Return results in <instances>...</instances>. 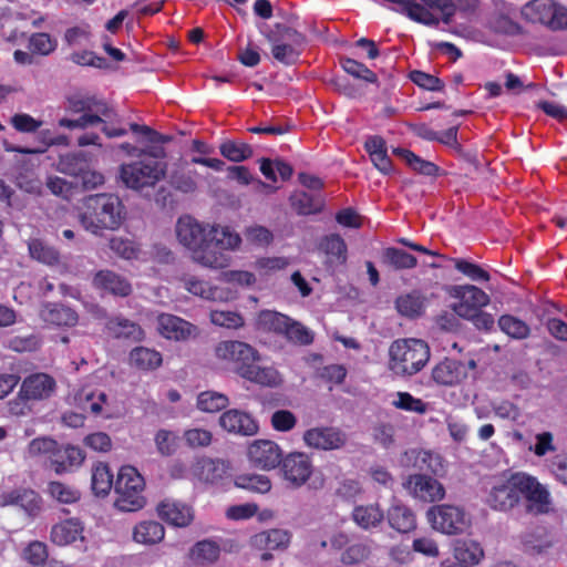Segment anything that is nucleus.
I'll use <instances>...</instances> for the list:
<instances>
[{"instance_id":"de8ad7c7","label":"nucleus","mask_w":567,"mask_h":567,"mask_svg":"<svg viewBox=\"0 0 567 567\" xmlns=\"http://www.w3.org/2000/svg\"><path fill=\"white\" fill-rule=\"evenodd\" d=\"M220 554V546L215 540L205 539L198 542L190 550V556L198 564H212Z\"/></svg>"},{"instance_id":"0e129e2a","label":"nucleus","mask_w":567,"mask_h":567,"mask_svg":"<svg viewBox=\"0 0 567 567\" xmlns=\"http://www.w3.org/2000/svg\"><path fill=\"white\" fill-rule=\"evenodd\" d=\"M56 40L43 32L32 34L29 40L30 50L41 55H49L56 49Z\"/></svg>"},{"instance_id":"c85d7f7f","label":"nucleus","mask_w":567,"mask_h":567,"mask_svg":"<svg viewBox=\"0 0 567 567\" xmlns=\"http://www.w3.org/2000/svg\"><path fill=\"white\" fill-rule=\"evenodd\" d=\"M225 474V464L210 458H199L192 466L193 477L204 483H217Z\"/></svg>"},{"instance_id":"e2e57ef3","label":"nucleus","mask_w":567,"mask_h":567,"mask_svg":"<svg viewBox=\"0 0 567 567\" xmlns=\"http://www.w3.org/2000/svg\"><path fill=\"white\" fill-rule=\"evenodd\" d=\"M371 555V548L363 543H357L346 548L340 560L344 565H355L365 561Z\"/></svg>"},{"instance_id":"4468645a","label":"nucleus","mask_w":567,"mask_h":567,"mask_svg":"<svg viewBox=\"0 0 567 567\" xmlns=\"http://www.w3.org/2000/svg\"><path fill=\"white\" fill-rule=\"evenodd\" d=\"M271 54L275 60L285 64H295L301 54L303 37L293 29L286 28L279 38H269Z\"/></svg>"},{"instance_id":"0eeeda50","label":"nucleus","mask_w":567,"mask_h":567,"mask_svg":"<svg viewBox=\"0 0 567 567\" xmlns=\"http://www.w3.org/2000/svg\"><path fill=\"white\" fill-rule=\"evenodd\" d=\"M449 296L454 300L451 305L455 315L470 319L477 311L489 303L488 295L473 285H455L447 290Z\"/></svg>"},{"instance_id":"37998d69","label":"nucleus","mask_w":567,"mask_h":567,"mask_svg":"<svg viewBox=\"0 0 567 567\" xmlns=\"http://www.w3.org/2000/svg\"><path fill=\"white\" fill-rule=\"evenodd\" d=\"M113 486V474L105 463H97L92 468V489L97 496H105Z\"/></svg>"},{"instance_id":"6ab92c4d","label":"nucleus","mask_w":567,"mask_h":567,"mask_svg":"<svg viewBox=\"0 0 567 567\" xmlns=\"http://www.w3.org/2000/svg\"><path fill=\"white\" fill-rule=\"evenodd\" d=\"M0 505L18 506L28 515L35 516L41 509V497L32 489L19 488L3 493Z\"/></svg>"},{"instance_id":"cd10ccee","label":"nucleus","mask_w":567,"mask_h":567,"mask_svg":"<svg viewBox=\"0 0 567 567\" xmlns=\"http://www.w3.org/2000/svg\"><path fill=\"white\" fill-rule=\"evenodd\" d=\"M290 539L289 532L275 528L256 534L251 538V544L260 550H278L287 548Z\"/></svg>"},{"instance_id":"7c9ffc66","label":"nucleus","mask_w":567,"mask_h":567,"mask_svg":"<svg viewBox=\"0 0 567 567\" xmlns=\"http://www.w3.org/2000/svg\"><path fill=\"white\" fill-rule=\"evenodd\" d=\"M105 328L107 332L117 339H128L132 341H142L145 338L144 330L135 322L123 318L115 317L110 319Z\"/></svg>"},{"instance_id":"4d7b16f0","label":"nucleus","mask_w":567,"mask_h":567,"mask_svg":"<svg viewBox=\"0 0 567 567\" xmlns=\"http://www.w3.org/2000/svg\"><path fill=\"white\" fill-rule=\"evenodd\" d=\"M209 320L214 326L226 329H239L245 324L243 316L233 310H213Z\"/></svg>"},{"instance_id":"dca6fc26","label":"nucleus","mask_w":567,"mask_h":567,"mask_svg":"<svg viewBox=\"0 0 567 567\" xmlns=\"http://www.w3.org/2000/svg\"><path fill=\"white\" fill-rule=\"evenodd\" d=\"M305 444L313 450L332 451L343 447L348 441L344 432L336 427L318 426L303 433Z\"/></svg>"},{"instance_id":"e433bc0d","label":"nucleus","mask_w":567,"mask_h":567,"mask_svg":"<svg viewBox=\"0 0 567 567\" xmlns=\"http://www.w3.org/2000/svg\"><path fill=\"white\" fill-rule=\"evenodd\" d=\"M388 520L392 528L400 533H409L416 527L414 513L401 503H393L388 511Z\"/></svg>"},{"instance_id":"9b49d317","label":"nucleus","mask_w":567,"mask_h":567,"mask_svg":"<svg viewBox=\"0 0 567 567\" xmlns=\"http://www.w3.org/2000/svg\"><path fill=\"white\" fill-rule=\"evenodd\" d=\"M408 494L422 503H436L445 497L444 485L427 474H412L403 483Z\"/></svg>"},{"instance_id":"412c9836","label":"nucleus","mask_w":567,"mask_h":567,"mask_svg":"<svg viewBox=\"0 0 567 567\" xmlns=\"http://www.w3.org/2000/svg\"><path fill=\"white\" fill-rule=\"evenodd\" d=\"M158 516L171 525L187 526L193 520L192 508L174 499H165L157 506Z\"/></svg>"},{"instance_id":"6e6d98bb","label":"nucleus","mask_w":567,"mask_h":567,"mask_svg":"<svg viewBox=\"0 0 567 567\" xmlns=\"http://www.w3.org/2000/svg\"><path fill=\"white\" fill-rule=\"evenodd\" d=\"M394 154L402 157L406 164L420 174L432 176L437 172V166L431 162L424 161L414 153L405 148H395Z\"/></svg>"},{"instance_id":"ddd939ff","label":"nucleus","mask_w":567,"mask_h":567,"mask_svg":"<svg viewBox=\"0 0 567 567\" xmlns=\"http://www.w3.org/2000/svg\"><path fill=\"white\" fill-rule=\"evenodd\" d=\"M179 281L189 293L208 301L228 302L238 296L237 290L229 286L212 285L194 275H183Z\"/></svg>"},{"instance_id":"393cba45","label":"nucleus","mask_w":567,"mask_h":567,"mask_svg":"<svg viewBox=\"0 0 567 567\" xmlns=\"http://www.w3.org/2000/svg\"><path fill=\"white\" fill-rule=\"evenodd\" d=\"M432 12H437L440 21L449 23L456 9L472 12L477 8L478 0H421Z\"/></svg>"},{"instance_id":"f3484780","label":"nucleus","mask_w":567,"mask_h":567,"mask_svg":"<svg viewBox=\"0 0 567 567\" xmlns=\"http://www.w3.org/2000/svg\"><path fill=\"white\" fill-rule=\"evenodd\" d=\"M249 462L261 470L270 471L276 468L282 457L280 446L270 440H255L247 450Z\"/></svg>"},{"instance_id":"bb28decb","label":"nucleus","mask_w":567,"mask_h":567,"mask_svg":"<svg viewBox=\"0 0 567 567\" xmlns=\"http://www.w3.org/2000/svg\"><path fill=\"white\" fill-rule=\"evenodd\" d=\"M83 539V526L75 518H69L52 526L51 540L58 546H66Z\"/></svg>"},{"instance_id":"49530a36","label":"nucleus","mask_w":567,"mask_h":567,"mask_svg":"<svg viewBox=\"0 0 567 567\" xmlns=\"http://www.w3.org/2000/svg\"><path fill=\"white\" fill-rule=\"evenodd\" d=\"M383 262L395 270L412 269L416 266V258L395 247H388L383 251Z\"/></svg>"},{"instance_id":"2eb2a0df","label":"nucleus","mask_w":567,"mask_h":567,"mask_svg":"<svg viewBox=\"0 0 567 567\" xmlns=\"http://www.w3.org/2000/svg\"><path fill=\"white\" fill-rule=\"evenodd\" d=\"M157 331L163 338L173 341H188L199 336L195 324L171 313L158 315Z\"/></svg>"},{"instance_id":"69168bd1","label":"nucleus","mask_w":567,"mask_h":567,"mask_svg":"<svg viewBox=\"0 0 567 567\" xmlns=\"http://www.w3.org/2000/svg\"><path fill=\"white\" fill-rule=\"evenodd\" d=\"M219 279L228 285L241 288H250L257 280L255 274L247 270H228L223 272Z\"/></svg>"},{"instance_id":"7ed1b4c3","label":"nucleus","mask_w":567,"mask_h":567,"mask_svg":"<svg viewBox=\"0 0 567 567\" xmlns=\"http://www.w3.org/2000/svg\"><path fill=\"white\" fill-rule=\"evenodd\" d=\"M79 218L85 230L100 235L105 229L120 228L124 219V207L117 196L97 194L85 199L84 212Z\"/></svg>"},{"instance_id":"473e14b6","label":"nucleus","mask_w":567,"mask_h":567,"mask_svg":"<svg viewBox=\"0 0 567 567\" xmlns=\"http://www.w3.org/2000/svg\"><path fill=\"white\" fill-rule=\"evenodd\" d=\"M163 362L162 354L155 349L146 347H136L128 354V363L132 368L140 371H153L161 367Z\"/></svg>"},{"instance_id":"f03ea898","label":"nucleus","mask_w":567,"mask_h":567,"mask_svg":"<svg viewBox=\"0 0 567 567\" xmlns=\"http://www.w3.org/2000/svg\"><path fill=\"white\" fill-rule=\"evenodd\" d=\"M522 498L528 503L530 512L544 514L550 511V494L536 477L526 473H515L493 480L485 503L494 511L507 512Z\"/></svg>"},{"instance_id":"5fc2aeb1","label":"nucleus","mask_w":567,"mask_h":567,"mask_svg":"<svg viewBox=\"0 0 567 567\" xmlns=\"http://www.w3.org/2000/svg\"><path fill=\"white\" fill-rule=\"evenodd\" d=\"M501 330L514 339H526L529 333V327L520 319L511 315H504L498 320Z\"/></svg>"},{"instance_id":"603ef678","label":"nucleus","mask_w":567,"mask_h":567,"mask_svg":"<svg viewBox=\"0 0 567 567\" xmlns=\"http://www.w3.org/2000/svg\"><path fill=\"white\" fill-rule=\"evenodd\" d=\"M229 404L227 395L216 391H204L197 396V408L207 413H215Z\"/></svg>"},{"instance_id":"c756f323","label":"nucleus","mask_w":567,"mask_h":567,"mask_svg":"<svg viewBox=\"0 0 567 567\" xmlns=\"http://www.w3.org/2000/svg\"><path fill=\"white\" fill-rule=\"evenodd\" d=\"M318 249L330 264L343 265L347 261L348 249L346 241L337 234L322 237L318 244Z\"/></svg>"},{"instance_id":"09e8293b","label":"nucleus","mask_w":567,"mask_h":567,"mask_svg":"<svg viewBox=\"0 0 567 567\" xmlns=\"http://www.w3.org/2000/svg\"><path fill=\"white\" fill-rule=\"evenodd\" d=\"M198 173L195 169L179 167L175 169L169 176L171 185L183 193H192L197 187Z\"/></svg>"},{"instance_id":"b1692460","label":"nucleus","mask_w":567,"mask_h":567,"mask_svg":"<svg viewBox=\"0 0 567 567\" xmlns=\"http://www.w3.org/2000/svg\"><path fill=\"white\" fill-rule=\"evenodd\" d=\"M101 124L102 132L110 138L124 136L127 132L125 128L114 126L113 124H105V120L97 114L81 115L79 118H61L59 125L66 128H87Z\"/></svg>"},{"instance_id":"bf43d9fd","label":"nucleus","mask_w":567,"mask_h":567,"mask_svg":"<svg viewBox=\"0 0 567 567\" xmlns=\"http://www.w3.org/2000/svg\"><path fill=\"white\" fill-rule=\"evenodd\" d=\"M282 336L288 341L298 344H310L313 341L312 332L303 324L292 319H289V323Z\"/></svg>"},{"instance_id":"f8f14e48","label":"nucleus","mask_w":567,"mask_h":567,"mask_svg":"<svg viewBox=\"0 0 567 567\" xmlns=\"http://www.w3.org/2000/svg\"><path fill=\"white\" fill-rule=\"evenodd\" d=\"M476 368L477 363L474 359L462 362L445 358L433 367L431 378L439 385L455 386L465 381L468 378V372Z\"/></svg>"},{"instance_id":"1a4fd4ad","label":"nucleus","mask_w":567,"mask_h":567,"mask_svg":"<svg viewBox=\"0 0 567 567\" xmlns=\"http://www.w3.org/2000/svg\"><path fill=\"white\" fill-rule=\"evenodd\" d=\"M214 354L223 363L234 365L239 375L241 374V368L247 367L249 362L259 360L256 349L246 342L237 340L218 342L214 349Z\"/></svg>"},{"instance_id":"8fccbe9b","label":"nucleus","mask_w":567,"mask_h":567,"mask_svg":"<svg viewBox=\"0 0 567 567\" xmlns=\"http://www.w3.org/2000/svg\"><path fill=\"white\" fill-rule=\"evenodd\" d=\"M260 172L267 179L271 182H277V174L280 176L282 181H287L291 177L293 171L292 167L284 161H271L269 158H261Z\"/></svg>"},{"instance_id":"4be33fe9","label":"nucleus","mask_w":567,"mask_h":567,"mask_svg":"<svg viewBox=\"0 0 567 567\" xmlns=\"http://www.w3.org/2000/svg\"><path fill=\"white\" fill-rule=\"evenodd\" d=\"M69 107L72 112L81 113L82 115H101V117L105 120V124L114 125L113 110L110 109L104 101L99 100L95 96L72 97L69 100Z\"/></svg>"},{"instance_id":"ea45409f","label":"nucleus","mask_w":567,"mask_h":567,"mask_svg":"<svg viewBox=\"0 0 567 567\" xmlns=\"http://www.w3.org/2000/svg\"><path fill=\"white\" fill-rule=\"evenodd\" d=\"M391 405L398 410L416 413L420 415L429 411V403L413 396L409 392L399 391L392 394Z\"/></svg>"},{"instance_id":"a19ab883","label":"nucleus","mask_w":567,"mask_h":567,"mask_svg":"<svg viewBox=\"0 0 567 567\" xmlns=\"http://www.w3.org/2000/svg\"><path fill=\"white\" fill-rule=\"evenodd\" d=\"M395 307L400 315L415 318L424 311V298L415 291L405 293L396 299Z\"/></svg>"},{"instance_id":"6e6552de","label":"nucleus","mask_w":567,"mask_h":567,"mask_svg":"<svg viewBox=\"0 0 567 567\" xmlns=\"http://www.w3.org/2000/svg\"><path fill=\"white\" fill-rule=\"evenodd\" d=\"M432 528L446 535L462 534L470 526L465 512L454 505H435L426 512Z\"/></svg>"},{"instance_id":"f704fd0d","label":"nucleus","mask_w":567,"mask_h":567,"mask_svg":"<svg viewBox=\"0 0 567 567\" xmlns=\"http://www.w3.org/2000/svg\"><path fill=\"white\" fill-rule=\"evenodd\" d=\"M454 558L464 567H474L484 557V550L480 543L473 539H460L454 545Z\"/></svg>"},{"instance_id":"052dcab7","label":"nucleus","mask_w":567,"mask_h":567,"mask_svg":"<svg viewBox=\"0 0 567 567\" xmlns=\"http://www.w3.org/2000/svg\"><path fill=\"white\" fill-rule=\"evenodd\" d=\"M545 20L544 27L551 31L567 30V8L555 0L551 1V9Z\"/></svg>"},{"instance_id":"13d9d810","label":"nucleus","mask_w":567,"mask_h":567,"mask_svg":"<svg viewBox=\"0 0 567 567\" xmlns=\"http://www.w3.org/2000/svg\"><path fill=\"white\" fill-rule=\"evenodd\" d=\"M29 252L33 259L45 265H53L59 259L56 250L39 239H32L29 243Z\"/></svg>"},{"instance_id":"58836bf2","label":"nucleus","mask_w":567,"mask_h":567,"mask_svg":"<svg viewBox=\"0 0 567 567\" xmlns=\"http://www.w3.org/2000/svg\"><path fill=\"white\" fill-rule=\"evenodd\" d=\"M289 319V317L274 310H261L257 315L256 324L260 330L284 334Z\"/></svg>"},{"instance_id":"5701e85b","label":"nucleus","mask_w":567,"mask_h":567,"mask_svg":"<svg viewBox=\"0 0 567 567\" xmlns=\"http://www.w3.org/2000/svg\"><path fill=\"white\" fill-rule=\"evenodd\" d=\"M21 393L32 400H44L51 396L55 381L49 374L35 373L25 378L21 384Z\"/></svg>"},{"instance_id":"c03bdc74","label":"nucleus","mask_w":567,"mask_h":567,"mask_svg":"<svg viewBox=\"0 0 567 567\" xmlns=\"http://www.w3.org/2000/svg\"><path fill=\"white\" fill-rule=\"evenodd\" d=\"M553 0H530L522 7V17L532 22L544 25L545 20L548 18L549 10L551 9Z\"/></svg>"},{"instance_id":"c9c22d12","label":"nucleus","mask_w":567,"mask_h":567,"mask_svg":"<svg viewBox=\"0 0 567 567\" xmlns=\"http://www.w3.org/2000/svg\"><path fill=\"white\" fill-rule=\"evenodd\" d=\"M351 516L353 522L365 530L379 527L384 519V513L378 504L355 506Z\"/></svg>"},{"instance_id":"72a5a7b5","label":"nucleus","mask_w":567,"mask_h":567,"mask_svg":"<svg viewBox=\"0 0 567 567\" xmlns=\"http://www.w3.org/2000/svg\"><path fill=\"white\" fill-rule=\"evenodd\" d=\"M240 377L266 386H277L281 383V377L276 369L260 367L256 364V361L249 362L247 367L241 368Z\"/></svg>"},{"instance_id":"2f4dec72","label":"nucleus","mask_w":567,"mask_h":567,"mask_svg":"<svg viewBox=\"0 0 567 567\" xmlns=\"http://www.w3.org/2000/svg\"><path fill=\"white\" fill-rule=\"evenodd\" d=\"M41 318L54 326L73 327L78 323V313L63 305L48 303L41 309Z\"/></svg>"},{"instance_id":"864d4df0","label":"nucleus","mask_w":567,"mask_h":567,"mask_svg":"<svg viewBox=\"0 0 567 567\" xmlns=\"http://www.w3.org/2000/svg\"><path fill=\"white\" fill-rule=\"evenodd\" d=\"M237 487L257 493H267L271 488V482L266 475L241 474L235 478Z\"/></svg>"},{"instance_id":"aec40b11","label":"nucleus","mask_w":567,"mask_h":567,"mask_svg":"<svg viewBox=\"0 0 567 567\" xmlns=\"http://www.w3.org/2000/svg\"><path fill=\"white\" fill-rule=\"evenodd\" d=\"M83 451L74 445L60 446L56 444L54 453L50 456V462L55 473L71 472L84 462Z\"/></svg>"},{"instance_id":"f257e3e1","label":"nucleus","mask_w":567,"mask_h":567,"mask_svg":"<svg viewBox=\"0 0 567 567\" xmlns=\"http://www.w3.org/2000/svg\"><path fill=\"white\" fill-rule=\"evenodd\" d=\"M175 234L193 261L209 269L228 267L231 258L226 251L238 250L243 243L241 236L231 227L200 223L189 215L177 219Z\"/></svg>"},{"instance_id":"9d476101","label":"nucleus","mask_w":567,"mask_h":567,"mask_svg":"<svg viewBox=\"0 0 567 567\" xmlns=\"http://www.w3.org/2000/svg\"><path fill=\"white\" fill-rule=\"evenodd\" d=\"M279 464L284 480L295 488L305 485L315 471L311 456L303 452L289 453Z\"/></svg>"},{"instance_id":"79ce46f5","label":"nucleus","mask_w":567,"mask_h":567,"mask_svg":"<svg viewBox=\"0 0 567 567\" xmlns=\"http://www.w3.org/2000/svg\"><path fill=\"white\" fill-rule=\"evenodd\" d=\"M75 401L83 410H89L97 415L103 412V404L106 403L107 395L103 391H93L85 388L75 395Z\"/></svg>"},{"instance_id":"3c124183","label":"nucleus","mask_w":567,"mask_h":567,"mask_svg":"<svg viewBox=\"0 0 567 567\" xmlns=\"http://www.w3.org/2000/svg\"><path fill=\"white\" fill-rule=\"evenodd\" d=\"M47 492L52 499L61 504H73L81 497L79 489L58 481L50 482L48 484Z\"/></svg>"},{"instance_id":"338daca9","label":"nucleus","mask_w":567,"mask_h":567,"mask_svg":"<svg viewBox=\"0 0 567 567\" xmlns=\"http://www.w3.org/2000/svg\"><path fill=\"white\" fill-rule=\"evenodd\" d=\"M492 412L495 416L511 422H518L522 417V411L519 406L508 400L493 402Z\"/></svg>"},{"instance_id":"a211bd4d","label":"nucleus","mask_w":567,"mask_h":567,"mask_svg":"<svg viewBox=\"0 0 567 567\" xmlns=\"http://www.w3.org/2000/svg\"><path fill=\"white\" fill-rule=\"evenodd\" d=\"M219 425L228 433L252 436L258 433V422L247 412L230 409L219 417Z\"/></svg>"},{"instance_id":"680f3d73","label":"nucleus","mask_w":567,"mask_h":567,"mask_svg":"<svg viewBox=\"0 0 567 567\" xmlns=\"http://www.w3.org/2000/svg\"><path fill=\"white\" fill-rule=\"evenodd\" d=\"M110 249L123 259H136L140 256L138 246L123 237H113L110 240Z\"/></svg>"},{"instance_id":"423d86ee","label":"nucleus","mask_w":567,"mask_h":567,"mask_svg":"<svg viewBox=\"0 0 567 567\" xmlns=\"http://www.w3.org/2000/svg\"><path fill=\"white\" fill-rule=\"evenodd\" d=\"M145 482L133 466H122L115 482V506L122 512H135L145 504L143 496Z\"/></svg>"},{"instance_id":"20e7f679","label":"nucleus","mask_w":567,"mask_h":567,"mask_svg":"<svg viewBox=\"0 0 567 567\" xmlns=\"http://www.w3.org/2000/svg\"><path fill=\"white\" fill-rule=\"evenodd\" d=\"M165 155L163 147L141 151L137 161L121 165L122 182L132 189L153 187L166 175L167 164L161 161Z\"/></svg>"},{"instance_id":"4c0bfd02","label":"nucleus","mask_w":567,"mask_h":567,"mask_svg":"<svg viewBox=\"0 0 567 567\" xmlns=\"http://www.w3.org/2000/svg\"><path fill=\"white\" fill-rule=\"evenodd\" d=\"M164 526L155 520L141 522L133 529L134 542L142 545L158 544L164 539Z\"/></svg>"},{"instance_id":"774afa93","label":"nucleus","mask_w":567,"mask_h":567,"mask_svg":"<svg viewBox=\"0 0 567 567\" xmlns=\"http://www.w3.org/2000/svg\"><path fill=\"white\" fill-rule=\"evenodd\" d=\"M154 441L157 452L164 456L172 455L177 449V435L169 430L157 431Z\"/></svg>"},{"instance_id":"a18cd8bd","label":"nucleus","mask_w":567,"mask_h":567,"mask_svg":"<svg viewBox=\"0 0 567 567\" xmlns=\"http://www.w3.org/2000/svg\"><path fill=\"white\" fill-rule=\"evenodd\" d=\"M219 153L230 162L240 163L250 158L254 151L247 143L227 140L219 145Z\"/></svg>"},{"instance_id":"39448f33","label":"nucleus","mask_w":567,"mask_h":567,"mask_svg":"<svg viewBox=\"0 0 567 567\" xmlns=\"http://www.w3.org/2000/svg\"><path fill=\"white\" fill-rule=\"evenodd\" d=\"M430 357V347L425 341L398 339L389 348L388 368L396 377H412L426 365Z\"/></svg>"},{"instance_id":"a878e982","label":"nucleus","mask_w":567,"mask_h":567,"mask_svg":"<svg viewBox=\"0 0 567 567\" xmlns=\"http://www.w3.org/2000/svg\"><path fill=\"white\" fill-rule=\"evenodd\" d=\"M94 286L114 296L126 297L132 292V286L123 276L112 270H101L93 279Z\"/></svg>"}]
</instances>
